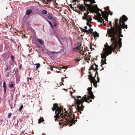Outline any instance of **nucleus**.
<instances>
[{
  "instance_id": "nucleus-1",
  "label": "nucleus",
  "mask_w": 135,
  "mask_h": 135,
  "mask_svg": "<svg viewBox=\"0 0 135 135\" xmlns=\"http://www.w3.org/2000/svg\"><path fill=\"white\" fill-rule=\"evenodd\" d=\"M92 88H88L87 89L88 90V98L87 97V95H85L80 100L78 99L76 101L77 109L78 112H80V113H81V111H83L84 109V106L83 105V103L84 101L89 103L92 102V100H90L89 101V99H94L95 98L93 95V92L91 91Z\"/></svg>"
},
{
  "instance_id": "nucleus-2",
  "label": "nucleus",
  "mask_w": 135,
  "mask_h": 135,
  "mask_svg": "<svg viewBox=\"0 0 135 135\" xmlns=\"http://www.w3.org/2000/svg\"><path fill=\"white\" fill-rule=\"evenodd\" d=\"M115 42H113V44L110 46H109L107 43L106 44L104 45L105 47L103 49V51H104V53L103 54H101V57L103 59H104L103 60L102 59L101 60V63L102 64L100 66L103 67L102 66L104 64H106V60L105 58H106L107 56H108L109 54H110L112 53V51H114L116 49V46L115 45Z\"/></svg>"
},
{
  "instance_id": "nucleus-3",
  "label": "nucleus",
  "mask_w": 135,
  "mask_h": 135,
  "mask_svg": "<svg viewBox=\"0 0 135 135\" xmlns=\"http://www.w3.org/2000/svg\"><path fill=\"white\" fill-rule=\"evenodd\" d=\"M115 24L113 27H112L110 28L107 29L108 34V37H111V40L116 41V37L118 36L117 31H119L120 34L121 33V28L119 26L118 22V20L115 19Z\"/></svg>"
},
{
  "instance_id": "nucleus-4",
  "label": "nucleus",
  "mask_w": 135,
  "mask_h": 135,
  "mask_svg": "<svg viewBox=\"0 0 135 135\" xmlns=\"http://www.w3.org/2000/svg\"><path fill=\"white\" fill-rule=\"evenodd\" d=\"M52 110L54 111L56 110L55 114L56 115L54 116V117L56 118H60H60H62V119H64V116H66L67 115V113H68L69 115L71 117V114L72 116H73L72 115V113L71 112V110H70L69 111V114L68 113H67L66 114L63 113H61L60 115L59 116V114L61 113L62 109L61 108H60L58 106V104L57 103L54 104H53V107L52 108Z\"/></svg>"
},
{
  "instance_id": "nucleus-5",
  "label": "nucleus",
  "mask_w": 135,
  "mask_h": 135,
  "mask_svg": "<svg viewBox=\"0 0 135 135\" xmlns=\"http://www.w3.org/2000/svg\"><path fill=\"white\" fill-rule=\"evenodd\" d=\"M72 117H70L68 113H67V115L66 116H64V119L60 120V121L59 123H60L61 124H63L66 125L69 124V126H72L73 125L72 124H75V122L77 121V117H76V119L75 120L74 114L73 113Z\"/></svg>"
},
{
  "instance_id": "nucleus-6",
  "label": "nucleus",
  "mask_w": 135,
  "mask_h": 135,
  "mask_svg": "<svg viewBox=\"0 0 135 135\" xmlns=\"http://www.w3.org/2000/svg\"><path fill=\"white\" fill-rule=\"evenodd\" d=\"M127 21V17L126 16L123 15L122 18H120L119 21L120 25L122 27H124L127 29V25H125L124 22Z\"/></svg>"
},
{
  "instance_id": "nucleus-7",
  "label": "nucleus",
  "mask_w": 135,
  "mask_h": 135,
  "mask_svg": "<svg viewBox=\"0 0 135 135\" xmlns=\"http://www.w3.org/2000/svg\"><path fill=\"white\" fill-rule=\"evenodd\" d=\"M95 12L97 14V18L95 19L97 20L98 22H100L101 23L103 22L104 25H105V23H104L105 22L104 20L101 17V14L98 12Z\"/></svg>"
},
{
  "instance_id": "nucleus-8",
  "label": "nucleus",
  "mask_w": 135,
  "mask_h": 135,
  "mask_svg": "<svg viewBox=\"0 0 135 135\" xmlns=\"http://www.w3.org/2000/svg\"><path fill=\"white\" fill-rule=\"evenodd\" d=\"M89 73L90 74V75L89 76V79L91 80V83H93L95 87H96L97 83V81L95 80V78L92 76L93 74H91V72L90 71L89 72Z\"/></svg>"
},
{
  "instance_id": "nucleus-9",
  "label": "nucleus",
  "mask_w": 135,
  "mask_h": 135,
  "mask_svg": "<svg viewBox=\"0 0 135 135\" xmlns=\"http://www.w3.org/2000/svg\"><path fill=\"white\" fill-rule=\"evenodd\" d=\"M84 5L86 7H88L87 10L90 11V12L92 13L94 12V10L91 4H88L85 3Z\"/></svg>"
},
{
  "instance_id": "nucleus-10",
  "label": "nucleus",
  "mask_w": 135,
  "mask_h": 135,
  "mask_svg": "<svg viewBox=\"0 0 135 135\" xmlns=\"http://www.w3.org/2000/svg\"><path fill=\"white\" fill-rule=\"evenodd\" d=\"M117 33L118 34V36L117 37H116V41H114V40H111V41L112 42V44H113V43L114 42H115V45L116 46V48H117L118 46V44L117 43V39L118 38L120 37V36H121V37H122L123 36L121 34V33L120 34L119 33V31H117Z\"/></svg>"
},
{
  "instance_id": "nucleus-11",
  "label": "nucleus",
  "mask_w": 135,
  "mask_h": 135,
  "mask_svg": "<svg viewBox=\"0 0 135 135\" xmlns=\"http://www.w3.org/2000/svg\"><path fill=\"white\" fill-rule=\"evenodd\" d=\"M77 7L78 8H79V9L81 11H87L86 13L88 15L89 14V12L88 11H89L87 10L85 7L84 6L83 4H79V5H77Z\"/></svg>"
},
{
  "instance_id": "nucleus-12",
  "label": "nucleus",
  "mask_w": 135,
  "mask_h": 135,
  "mask_svg": "<svg viewBox=\"0 0 135 135\" xmlns=\"http://www.w3.org/2000/svg\"><path fill=\"white\" fill-rule=\"evenodd\" d=\"M93 7L94 10V12H99L100 11H101V9L98 7L97 4L94 5Z\"/></svg>"
},
{
  "instance_id": "nucleus-13",
  "label": "nucleus",
  "mask_w": 135,
  "mask_h": 135,
  "mask_svg": "<svg viewBox=\"0 0 135 135\" xmlns=\"http://www.w3.org/2000/svg\"><path fill=\"white\" fill-rule=\"evenodd\" d=\"M101 11V12L102 15V17L104 18L106 17L107 16V14H108V12L107 11L103 12V11L102 10Z\"/></svg>"
},
{
  "instance_id": "nucleus-14",
  "label": "nucleus",
  "mask_w": 135,
  "mask_h": 135,
  "mask_svg": "<svg viewBox=\"0 0 135 135\" xmlns=\"http://www.w3.org/2000/svg\"><path fill=\"white\" fill-rule=\"evenodd\" d=\"M81 44L79 45H78L77 47H74L73 48V51H77L78 50H80V46Z\"/></svg>"
},
{
  "instance_id": "nucleus-15",
  "label": "nucleus",
  "mask_w": 135,
  "mask_h": 135,
  "mask_svg": "<svg viewBox=\"0 0 135 135\" xmlns=\"http://www.w3.org/2000/svg\"><path fill=\"white\" fill-rule=\"evenodd\" d=\"M119 38L118 43L117 42V43L118 44V45H119V49H120L122 46V38L120 37H119Z\"/></svg>"
},
{
  "instance_id": "nucleus-16",
  "label": "nucleus",
  "mask_w": 135,
  "mask_h": 135,
  "mask_svg": "<svg viewBox=\"0 0 135 135\" xmlns=\"http://www.w3.org/2000/svg\"><path fill=\"white\" fill-rule=\"evenodd\" d=\"M84 16L82 17V18L83 20H85L87 19V18L88 17V14L86 13H84Z\"/></svg>"
},
{
  "instance_id": "nucleus-17",
  "label": "nucleus",
  "mask_w": 135,
  "mask_h": 135,
  "mask_svg": "<svg viewBox=\"0 0 135 135\" xmlns=\"http://www.w3.org/2000/svg\"><path fill=\"white\" fill-rule=\"evenodd\" d=\"M3 88L4 90V93L5 94L6 92L7 87L6 82L4 81L3 83Z\"/></svg>"
},
{
  "instance_id": "nucleus-18",
  "label": "nucleus",
  "mask_w": 135,
  "mask_h": 135,
  "mask_svg": "<svg viewBox=\"0 0 135 135\" xmlns=\"http://www.w3.org/2000/svg\"><path fill=\"white\" fill-rule=\"evenodd\" d=\"M37 41L40 44L42 45H44V41L42 39H37Z\"/></svg>"
},
{
  "instance_id": "nucleus-19",
  "label": "nucleus",
  "mask_w": 135,
  "mask_h": 135,
  "mask_svg": "<svg viewBox=\"0 0 135 135\" xmlns=\"http://www.w3.org/2000/svg\"><path fill=\"white\" fill-rule=\"evenodd\" d=\"M32 12V11L31 9H29L27 10L26 11V15H29Z\"/></svg>"
},
{
  "instance_id": "nucleus-20",
  "label": "nucleus",
  "mask_w": 135,
  "mask_h": 135,
  "mask_svg": "<svg viewBox=\"0 0 135 135\" xmlns=\"http://www.w3.org/2000/svg\"><path fill=\"white\" fill-rule=\"evenodd\" d=\"M11 69V66L10 65H7L6 68L5 69V71L6 72L7 71Z\"/></svg>"
},
{
  "instance_id": "nucleus-21",
  "label": "nucleus",
  "mask_w": 135,
  "mask_h": 135,
  "mask_svg": "<svg viewBox=\"0 0 135 135\" xmlns=\"http://www.w3.org/2000/svg\"><path fill=\"white\" fill-rule=\"evenodd\" d=\"M94 65H93L90 67L89 69V70H93V72H94L95 71V69L94 68Z\"/></svg>"
},
{
  "instance_id": "nucleus-22",
  "label": "nucleus",
  "mask_w": 135,
  "mask_h": 135,
  "mask_svg": "<svg viewBox=\"0 0 135 135\" xmlns=\"http://www.w3.org/2000/svg\"><path fill=\"white\" fill-rule=\"evenodd\" d=\"M93 29L92 28H90L88 30H87L86 31V33H87V34H88L89 33H91L93 32Z\"/></svg>"
},
{
  "instance_id": "nucleus-23",
  "label": "nucleus",
  "mask_w": 135,
  "mask_h": 135,
  "mask_svg": "<svg viewBox=\"0 0 135 135\" xmlns=\"http://www.w3.org/2000/svg\"><path fill=\"white\" fill-rule=\"evenodd\" d=\"M44 121L43 118V117L41 118L38 119V123H40L41 122H43Z\"/></svg>"
},
{
  "instance_id": "nucleus-24",
  "label": "nucleus",
  "mask_w": 135,
  "mask_h": 135,
  "mask_svg": "<svg viewBox=\"0 0 135 135\" xmlns=\"http://www.w3.org/2000/svg\"><path fill=\"white\" fill-rule=\"evenodd\" d=\"M93 33L95 37H99V34L97 32H94Z\"/></svg>"
},
{
  "instance_id": "nucleus-25",
  "label": "nucleus",
  "mask_w": 135,
  "mask_h": 135,
  "mask_svg": "<svg viewBox=\"0 0 135 135\" xmlns=\"http://www.w3.org/2000/svg\"><path fill=\"white\" fill-rule=\"evenodd\" d=\"M33 64L34 65H36V69H37L40 66V65L39 63H36V64Z\"/></svg>"
},
{
  "instance_id": "nucleus-26",
  "label": "nucleus",
  "mask_w": 135,
  "mask_h": 135,
  "mask_svg": "<svg viewBox=\"0 0 135 135\" xmlns=\"http://www.w3.org/2000/svg\"><path fill=\"white\" fill-rule=\"evenodd\" d=\"M107 8V10L108 11L109 13V14L112 16L113 14V13L112 12H111L110 10H109V7L108 6L106 7Z\"/></svg>"
},
{
  "instance_id": "nucleus-27",
  "label": "nucleus",
  "mask_w": 135,
  "mask_h": 135,
  "mask_svg": "<svg viewBox=\"0 0 135 135\" xmlns=\"http://www.w3.org/2000/svg\"><path fill=\"white\" fill-rule=\"evenodd\" d=\"M88 17L87 18V19L86 20H88L89 21H91L92 20V18L90 16V15H89L88 16Z\"/></svg>"
},
{
  "instance_id": "nucleus-28",
  "label": "nucleus",
  "mask_w": 135,
  "mask_h": 135,
  "mask_svg": "<svg viewBox=\"0 0 135 135\" xmlns=\"http://www.w3.org/2000/svg\"><path fill=\"white\" fill-rule=\"evenodd\" d=\"M47 22L49 23L50 24L51 28H52V29H53V25H52V24L50 22V21H49L48 20H47Z\"/></svg>"
},
{
  "instance_id": "nucleus-29",
  "label": "nucleus",
  "mask_w": 135,
  "mask_h": 135,
  "mask_svg": "<svg viewBox=\"0 0 135 135\" xmlns=\"http://www.w3.org/2000/svg\"><path fill=\"white\" fill-rule=\"evenodd\" d=\"M42 13L44 14H47V11L46 10H45L42 11Z\"/></svg>"
},
{
  "instance_id": "nucleus-30",
  "label": "nucleus",
  "mask_w": 135,
  "mask_h": 135,
  "mask_svg": "<svg viewBox=\"0 0 135 135\" xmlns=\"http://www.w3.org/2000/svg\"><path fill=\"white\" fill-rule=\"evenodd\" d=\"M23 105H21L19 108V109H18V111H20L21 110H22V108H23Z\"/></svg>"
},
{
  "instance_id": "nucleus-31",
  "label": "nucleus",
  "mask_w": 135,
  "mask_h": 135,
  "mask_svg": "<svg viewBox=\"0 0 135 135\" xmlns=\"http://www.w3.org/2000/svg\"><path fill=\"white\" fill-rule=\"evenodd\" d=\"M70 93L71 94V96L72 97L74 98V99H75V100H76V101H77V100H78V99H76V98H75V96H73L72 95V92L71 91H70Z\"/></svg>"
},
{
  "instance_id": "nucleus-32",
  "label": "nucleus",
  "mask_w": 135,
  "mask_h": 135,
  "mask_svg": "<svg viewBox=\"0 0 135 135\" xmlns=\"http://www.w3.org/2000/svg\"><path fill=\"white\" fill-rule=\"evenodd\" d=\"M89 1L90 2L91 4L95 3V2L94 0H89Z\"/></svg>"
},
{
  "instance_id": "nucleus-33",
  "label": "nucleus",
  "mask_w": 135,
  "mask_h": 135,
  "mask_svg": "<svg viewBox=\"0 0 135 135\" xmlns=\"http://www.w3.org/2000/svg\"><path fill=\"white\" fill-rule=\"evenodd\" d=\"M14 85L13 84H11L9 85V87L11 88H13V87L14 86Z\"/></svg>"
},
{
  "instance_id": "nucleus-34",
  "label": "nucleus",
  "mask_w": 135,
  "mask_h": 135,
  "mask_svg": "<svg viewBox=\"0 0 135 135\" xmlns=\"http://www.w3.org/2000/svg\"><path fill=\"white\" fill-rule=\"evenodd\" d=\"M12 114L11 113H9L7 116L8 118H11V116Z\"/></svg>"
},
{
  "instance_id": "nucleus-35",
  "label": "nucleus",
  "mask_w": 135,
  "mask_h": 135,
  "mask_svg": "<svg viewBox=\"0 0 135 135\" xmlns=\"http://www.w3.org/2000/svg\"><path fill=\"white\" fill-rule=\"evenodd\" d=\"M56 21H55V22H54L53 23L54 24L53 26L54 27L56 26V25H57V23L56 22Z\"/></svg>"
},
{
  "instance_id": "nucleus-36",
  "label": "nucleus",
  "mask_w": 135,
  "mask_h": 135,
  "mask_svg": "<svg viewBox=\"0 0 135 135\" xmlns=\"http://www.w3.org/2000/svg\"><path fill=\"white\" fill-rule=\"evenodd\" d=\"M79 52L82 55H84V51L83 50H82V51H80Z\"/></svg>"
},
{
  "instance_id": "nucleus-37",
  "label": "nucleus",
  "mask_w": 135,
  "mask_h": 135,
  "mask_svg": "<svg viewBox=\"0 0 135 135\" xmlns=\"http://www.w3.org/2000/svg\"><path fill=\"white\" fill-rule=\"evenodd\" d=\"M47 18L50 19H52V17L51 15H49L48 16Z\"/></svg>"
},
{
  "instance_id": "nucleus-38",
  "label": "nucleus",
  "mask_w": 135,
  "mask_h": 135,
  "mask_svg": "<svg viewBox=\"0 0 135 135\" xmlns=\"http://www.w3.org/2000/svg\"><path fill=\"white\" fill-rule=\"evenodd\" d=\"M87 21V23H88L92 24L93 22L91 21H89L88 20H86Z\"/></svg>"
},
{
  "instance_id": "nucleus-39",
  "label": "nucleus",
  "mask_w": 135,
  "mask_h": 135,
  "mask_svg": "<svg viewBox=\"0 0 135 135\" xmlns=\"http://www.w3.org/2000/svg\"><path fill=\"white\" fill-rule=\"evenodd\" d=\"M95 66L96 67L95 68V71H97L98 70V65H96Z\"/></svg>"
},
{
  "instance_id": "nucleus-40",
  "label": "nucleus",
  "mask_w": 135,
  "mask_h": 135,
  "mask_svg": "<svg viewBox=\"0 0 135 135\" xmlns=\"http://www.w3.org/2000/svg\"><path fill=\"white\" fill-rule=\"evenodd\" d=\"M86 25L88 26H89V27H91L92 26V25H91L89 23H86Z\"/></svg>"
},
{
  "instance_id": "nucleus-41",
  "label": "nucleus",
  "mask_w": 135,
  "mask_h": 135,
  "mask_svg": "<svg viewBox=\"0 0 135 135\" xmlns=\"http://www.w3.org/2000/svg\"><path fill=\"white\" fill-rule=\"evenodd\" d=\"M69 6L71 8H72V9H73V10L74 11L75 10H74V8L73 7H72V5L71 4H70V5H69Z\"/></svg>"
},
{
  "instance_id": "nucleus-42",
  "label": "nucleus",
  "mask_w": 135,
  "mask_h": 135,
  "mask_svg": "<svg viewBox=\"0 0 135 135\" xmlns=\"http://www.w3.org/2000/svg\"><path fill=\"white\" fill-rule=\"evenodd\" d=\"M87 31V30H86L85 29H82L81 31L84 32H86V31Z\"/></svg>"
},
{
  "instance_id": "nucleus-43",
  "label": "nucleus",
  "mask_w": 135,
  "mask_h": 135,
  "mask_svg": "<svg viewBox=\"0 0 135 135\" xmlns=\"http://www.w3.org/2000/svg\"><path fill=\"white\" fill-rule=\"evenodd\" d=\"M104 18L105 20L107 21H108V16L105 17Z\"/></svg>"
},
{
  "instance_id": "nucleus-44",
  "label": "nucleus",
  "mask_w": 135,
  "mask_h": 135,
  "mask_svg": "<svg viewBox=\"0 0 135 135\" xmlns=\"http://www.w3.org/2000/svg\"><path fill=\"white\" fill-rule=\"evenodd\" d=\"M97 82H99V77L98 76H97Z\"/></svg>"
},
{
  "instance_id": "nucleus-45",
  "label": "nucleus",
  "mask_w": 135,
  "mask_h": 135,
  "mask_svg": "<svg viewBox=\"0 0 135 135\" xmlns=\"http://www.w3.org/2000/svg\"><path fill=\"white\" fill-rule=\"evenodd\" d=\"M55 21L56 20L55 19H53L51 21V22L53 23L54 22H55Z\"/></svg>"
},
{
  "instance_id": "nucleus-46",
  "label": "nucleus",
  "mask_w": 135,
  "mask_h": 135,
  "mask_svg": "<svg viewBox=\"0 0 135 135\" xmlns=\"http://www.w3.org/2000/svg\"><path fill=\"white\" fill-rule=\"evenodd\" d=\"M11 58L12 60H14V56L13 55H11Z\"/></svg>"
},
{
  "instance_id": "nucleus-47",
  "label": "nucleus",
  "mask_w": 135,
  "mask_h": 135,
  "mask_svg": "<svg viewBox=\"0 0 135 135\" xmlns=\"http://www.w3.org/2000/svg\"><path fill=\"white\" fill-rule=\"evenodd\" d=\"M109 25H110V26H111V27H112V22L111 21H109Z\"/></svg>"
},
{
  "instance_id": "nucleus-48",
  "label": "nucleus",
  "mask_w": 135,
  "mask_h": 135,
  "mask_svg": "<svg viewBox=\"0 0 135 135\" xmlns=\"http://www.w3.org/2000/svg\"><path fill=\"white\" fill-rule=\"evenodd\" d=\"M75 61L77 62H79L80 61V60L79 59H75Z\"/></svg>"
},
{
  "instance_id": "nucleus-49",
  "label": "nucleus",
  "mask_w": 135,
  "mask_h": 135,
  "mask_svg": "<svg viewBox=\"0 0 135 135\" xmlns=\"http://www.w3.org/2000/svg\"><path fill=\"white\" fill-rule=\"evenodd\" d=\"M22 64H21L19 66V68L20 69H21L22 68Z\"/></svg>"
},
{
  "instance_id": "nucleus-50",
  "label": "nucleus",
  "mask_w": 135,
  "mask_h": 135,
  "mask_svg": "<svg viewBox=\"0 0 135 135\" xmlns=\"http://www.w3.org/2000/svg\"><path fill=\"white\" fill-rule=\"evenodd\" d=\"M96 75H97V76H98V72L97 71H96L95 72V77L96 76Z\"/></svg>"
},
{
  "instance_id": "nucleus-51",
  "label": "nucleus",
  "mask_w": 135,
  "mask_h": 135,
  "mask_svg": "<svg viewBox=\"0 0 135 135\" xmlns=\"http://www.w3.org/2000/svg\"><path fill=\"white\" fill-rule=\"evenodd\" d=\"M84 2V3H85V2H87L88 1H89V0H83Z\"/></svg>"
},
{
  "instance_id": "nucleus-52",
  "label": "nucleus",
  "mask_w": 135,
  "mask_h": 135,
  "mask_svg": "<svg viewBox=\"0 0 135 135\" xmlns=\"http://www.w3.org/2000/svg\"><path fill=\"white\" fill-rule=\"evenodd\" d=\"M97 56L95 58H94V60H98V59L97 58Z\"/></svg>"
},
{
  "instance_id": "nucleus-53",
  "label": "nucleus",
  "mask_w": 135,
  "mask_h": 135,
  "mask_svg": "<svg viewBox=\"0 0 135 135\" xmlns=\"http://www.w3.org/2000/svg\"><path fill=\"white\" fill-rule=\"evenodd\" d=\"M84 59L85 60H88V58L87 57H85L84 58Z\"/></svg>"
},
{
  "instance_id": "nucleus-54",
  "label": "nucleus",
  "mask_w": 135,
  "mask_h": 135,
  "mask_svg": "<svg viewBox=\"0 0 135 135\" xmlns=\"http://www.w3.org/2000/svg\"><path fill=\"white\" fill-rule=\"evenodd\" d=\"M75 11L76 12H77V13H79L80 12V11H78L76 9H75Z\"/></svg>"
},
{
  "instance_id": "nucleus-55",
  "label": "nucleus",
  "mask_w": 135,
  "mask_h": 135,
  "mask_svg": "<svg viewBox=\"0 0 135 135\" xmlns=\"http://www.w3.org/2000/svg\"><path fill=\"white\" fill-rule=\"evenodd\" d=\"M76 98H81V97L80 96H78L77 97H76Z\"/></svg>"
},
{
  "instance_id": "nucleus-56",
  "label": "nucleus",
  "mask_w": 135,
  "mask_h": 135,
  "mask_svg": "<svg viewBox=\"0 0 135 135\" xmlns=\"http://www.w3.org/2000/svg\"><path fill=\"white\" fill-rule=\"evenodd\" d=\"M52 68L53 67H51L50 68V69L51 70V71H52L53 70V69H52Z\"/></svg>"
},
{
  "instance_id": "nucleus-57",
  "label": "nucleus",
  "mask_w": 135,
  "mask_h": 135,
  "mask_svg": "<svg viewBox=\"0 0 135 135\" xmlns=\"http://www.w3.org/2000/svg\"><path fill=\"white\" fill-rule=\"evenodd\" d=\"M73 0V2H75L77 1V0Z\"/></svg>"
},
{
  "instance_id": "nucleus-58",
  "label": "nucleus",
  "mask_w": 135,
  "mask_h": 135,
  "mask_svg": "<svg viewBox=\"0 0 135 135\" xmlns=\"http://www.w3.org/2000/svg\"><path fill=\"white\" fill-rule=\"evenodd\" d=\"M64 78L63 77H62L61 78V80L62 81H64V80H63V79H64Z\"/></svg>"
},
{
  "instance_id": "nucleus-59",
  "label": "nucleus",
  "mask_w": 135,
  "mask_h": 135,
  "mask_svg": "<svg viewBox=\"0 0 135 135\" xmlns=\"http://www.w3.org/2000/svg\"><path fill=\"white\" fill-rule=\"evenodd\" d=\"M94 59L93 58V59L91 60H92L93 62H94Z\"/></svg>"
},
{
  "instance_id": "nucleus-60",
  "label": "nucleus",
  "mask_w": 135,
  "mask_h": 135,
  "mask_svg": "<svg viewBox=\"0 0 135 135\" xmlns=\"http://www.w3.org/2000/svg\"><path fill=\"white\" fill-rule=\"evenodd\" d=\"M73 93H75V90H73Z\"/></svg>"
},
{
  "instance_id": "nucleus-61",
  "label": "nucleus",
  "mask_w": 135,
  "mask_h": 135,
  "mask_svg": "<svg viewBox=\"0 0 135 135\" xmlns=\"http://www.w3.org/2000/svg\"><path fill=\"white\" fill-rule=\"evenodd\" d=\"M93 65H95V66H96V65H97L95 64V62H94V64H93Z\"/></svg>"
},
{
  "instance_id": "nucleus-62",
  "label": "nucleus",
  "mask_w": 135,
  "mask_h": 135,
  "mask_svg": "<svg viewBox=\"0 0 135 135\" xmlns=\"http://www.w3.org/2000/svg\"><path fill=\"white\" fill-rule=\"evenodd\" d=\"M85 29H86L87 28V27L86 26L85 27Z\"/></svg>"
},
{
  "instance_id": "nucleus-63",
  "label": "nucleus",
  "mask_w": 135,
  "mask_h": 135,
  "mask_svg": "<svg viewBox=\"0 0 135 135\" xmlns=\"http://www.w3.org/2000/svg\"><path fill=\"white\" fill-rule=\"evenodd\" d=\"M42 135H46L44 133H43L42 134Z\"/></svg>"
},
{
  "instance_id": "nucleus-64",
  "label": "nucleus",
  "mask_w": 135,
  "mask_h": 135,
  "mask_svg": "<svg viewBox=\"0 0 135 135\" xmlns=\"http://www.w3.org/2000/svg\"><path fill=\"white\" fill-rule=\"evenodd\" d=\"M104 69V68H103L102 69L100 70L101 71V70H103V69Z\"/></svg>"
}]
</instances>
